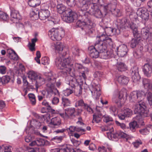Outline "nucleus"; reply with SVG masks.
<instances>
[{"instance_id": "1", "label": "nucleus", "mask_w": 152, "mask_h": 152, "mask_svg": "<svg viewBox=\"0 0 152 152\" xmlns=\"http://www.w3.org/2000/svg\"><path fill=\"white\" fill-rule=\"evenodd\" d=\"M79 6L81 10H88L90 13L97 18H101L116 7L115 2H112L104 5L102 0H79Z\"/></svg>"}, {"instance_id": "22", "label": "nucleus", "mask_w": 152, "mask_h": 152, "mask_svg": "<svg viewBox=\"0 0 152 152\" xmlns=\"http://www.w3.org/2000/svg\"><path fill=\"white\" fill-rule=\"evenodd\" d=\"M48 83L46 84L47 89L54 90L55 88L54 84L56 82V78L53 76H48L47 78Z\"/></svg>"}, {"instance_id": "11", "label": "nucleus", "mask_w": 152, "mask_h": 152, "mask_svg": "<svg viewBox=\"0 0 152 152\" xmlns=\"http://www.w3.org/2000/svg\"><path fill=\"white\" fill-rule=\"evenodd\" d=\"M142 118L140 116H137L136 117V120L130 122L129 123L130 129L132 132L135 131L136 129L140 127V125H142L143 123Z\"/></svg>"}, {"instance_id": "63", "label": "nucleus", "mask_w": 152, "mask_h": 152, "mask_svg": "<svg viewBox=\"0 0 152 152\" xmlns=\"http://www.w3.org/2000/svg\"><path fill=\"white\" fill-rule=\"evenodd\" d=\"M48 58L46 57H44L43 58H42V63L44 65L48 64H49L48 60Z\"/></svg>"}, {"instance_id": "52", "label": "nucleus", "mask_w": 152, "mask_h": 152, "mask_svg": "<svg viewBox=\"0 0 152 152\" xmlns=\"http://www.w3.org/2000/svg\"><path fill=\"white\" fill-rule=\"evenodd\" d=\"M103 118L104 122L106 123L113 121L112 118L108 115H104Z\"/></svg>"}, {"instance_id": "5", "label": "nucleus", "mask_w": 152, "mask_h": 152, "mask_svg": "<svg viewBox=\"0 0 152 152\" xmlns=\"http://www.w3.org/2000/svg\"><path fill=\"white\" fill-rule=\"evenodd\" d=\"M57 55H58L57 54ZM61 56H57L54 60L55 64L58 69H62L71 66L72 64L69 58L67 57L63 59Z\"/></svg>"}, {"instance_id": "36", "label": "nucleus", "mask_w": 152, "mask_h": 152, "mask_svg": "<svg viewBox=\"0 0 152 152\" xmlns=\"http://www.w3.org/2000/svg\"><path fill=\"white\" fill-rule=\"evenodd\" d=\"M28 3L30 7H34L39 5L40 1V0H29Z\"/></svg>"}, {"instance_id": "34", "label": "nucleus", "mask_w": 152, "mask_h": 152, "mask_svg": "<svg viewBox=\"0 0 152 152\" xmlns=\"http://www.w3.org/2000/svg\"><path fill=\"white\" fill-rule=\"evenodd\" d=\"M143 92L145 94L144 95H143V96H145L150 105H152V93L150 92H147L144 91H143Z\"/></svg>"}, {"instance_id": "51", "label": "nucleus", "mask_w": 152, "mask_h": 152, "mask_svg": "<svg viewBox=\"0 0 152 152\" xmlns=\"http://www.w3.org/2000/svg\"><path fill=\"white\" fill-rule=\"evenodd\" d=\"M123 112L124 114L126 117H129L132 115V111L129 108L124 109Z\"/></svg>"}, {"instance_id": "28", "label": "nucleus", "mask_w": 152, "mask_h": 152, "mask_svg": "<svg viewBox=\"0 0 152 152\" xmlns=\"http://www.w3.org/2000/svg\"><path fill=\"white\" fill-rule=\"evenodd\" d=\"M34 82H35V85L36 88L37 89H38L39 86L44 83L45 82L44 79L41 76H38Z\"/></svg>"}, {"instance_id": "35", "label": "nucleus", "mask_w": 152, "mask_h": 152, "mask_svg": "<svg viewBox=\"0 0 152 152\" xmlns=\"http://www.w3.org/2000/svg\"><path fill=\"white\" fill-rule=\"evenodd\" d=\"M107 36L104 33H102L98 35L97 36V41L96 42H105V41L107 37Z\"/></svg>"}, {"instance_id": "6", "label": "nucleus", "mask_w": 152, "mask_h": 152, "mask_svg": "<svg viewBox=\"0 0 152 152\" xmlns=\"http://www.w3.org/2000/svg\"><path fill=\"white\" fill-rule=\"evenodd\" d=\"M48 34L51 39L53 41H59L64 36L65 32L61 28H53L49 31Z\"/></svg>"}, {"instance_id": "26", "label": "nucleus", "mask_w": 152, "mask_h": 152, "mask_svg": "<svg viewBox=\"0 0 152 152\" xmlns=\"http://www.w3.org/2000/svg\"><path fill=\"white\" fill-rule=\"evenodd\" d=\"M56 7L58 12L60 14H63L64 16L66 13V11L69 10L66 9V7L62 4H58Z\"/></svg>"}, {"instance_id": "59", "label": "nucleus", "mask_w": 152, "mask_h": 152, "mask_svg": "<svg viewBox=\"0 0 152 152\" xmlns=\"http://www.w3.org/2000/svg\"><path fill=\"white\" fill-rule=\"evenodd\" d=\"M67 4L70 7H73L75 4V0H66Z\"/></svg>"}, {"instance_id": "23", "label": "nucleus", "mask_w": 152, "mask_h": 152, "mask_svg": "<svg viewBox=\"0 0 152 152\" xmlns=\"http://www.w3.org/2000/svg\"><path fill=\"white\" fill-rule=\"evenodd\" d=\"M114 55L112 51H108L106 50L105 51H102L99 53V56L101 58L107 59L113 57Z\"/></svg>"}, {"instance_id": "41", "label": "nucleus", "mask_w": 152, "mask_h": 152, "mask_svg": "<svg viewBox=\"0 0 152 152\" xmlns=\"http://www.w3.org/2000/svg\"><path fill=\"white\" fill-rule=\"evenodd\" d=\"M71 50L74 55L78 56H79L80 53L81 51V50H80L79 48L76 46H74L72 47Z\"/></svg>"}, {"instance_id": "58", "label": "nucleus", "mask_w": 152, "mask_h": 152, "mask_svg": "<svg viewBox=\"0 0 152 152\" xmlns=\"http://www.w3.org/2000/svg\"><path fill=\"white\" fill-rule=\"evenodd\" d=\"M139 131L141 134L145 135L148 134L149 132V129L147 128L140 129Z\"/></svg>"}, {"instance_id": "49", "label": "nucleus", "mask_w": 152, "mask_h": 152, "mask_svg": "<svg viewBox=\"0 0 152 152\" xmlns=\"http://www.w3.org/2000/svg\"><path fill=\"white\" fill-rule=\"evenodd\" d=\"M103 75L102 72L99 71H96L94 73L93 75L95 78H96L97 79L100 80L102 77Z\"/></svg>"}, {"instance_id": "50", "label": "nucleus", "mask_w": 152, "mask_h": 152, "mask_svg": "<svg viewBox=\"0 0 152 152\" xmlns=\"http://www.w3.org/2000/svg\"><path fill=\"white\" fill-rule=\"evenodd\" d=\"M104 30L105 34L107 36H112L113 35V28L110 27H106Z\"/></svg>"}, {"instance_id": "27", "label": "nucleus", "mask_w": 152, "mask_h": 152, "mask_svg": "<svg viewBox=\"0 0 152 152\" xmlns=\"http://www.w3.org/2000/svg\"><path fill=\"white\" fill-rule=\"evenodd\" d=\"M56 52L58 53L60 56H62L63 57L65 56L66 55V52H65L62 53V52L63 50V47L62 43H60L59 44L57 45L55 47Z\"/></svg>"}, {"instance_id": "15", "label": "nucleus", "mask_w": 152, "mask_h": 152, "mask_svg": "<svg viewBox=\"0 0 152 152\" xmlns=\"http://www.w3.org/2000/svg\"><path fill=\"white\" fill-rule=\"evenodd\" d=\"M142 72L144 75L148 77L151 76L152 74V65L149 63H145L142 66Z\"/></svg>"}, {"instance_id": "14", "label": "nucleus", "mask_w": 152, "mask_h": 152, "mask_svg": "<svg viewBox=\"0 0 152 152\" xmlns=\"http://www.w3.org/2000/svg\"><path fill=\"white\" fill-rule=\"evenodd\" d=\"M136 26V33H135L136 34H138L139 36L138 37H135L134 36V34L133 33V30H132V31L133 35L134 38H133L130 41V47L132 48H135L137 45H138V43L139 42V41L140 40L141 34H140L139 31H138L137 29V25L134 24Z\"/></svg>"}, {"instance_id": "40", "label": "nucleus", "mask_w": 152, "mask_h": 152, "mask_svg": "<svg viewBox=\"0 0 152 152\" xmlns=\"http://www.w3.org/2000/svg\"><path fill=\"white\" fill-rule=\"evenodd\" d=\"M37 74L33 71H29L28 73V77L32 80V82L35 81V80L37 77Z\"/></svg>"}, {"instance_id": "56", "label": "nucleus", "mask_w": 152, "mask_h": 152, "mask_svg": "<svg viewBox=\"0 0 152 152\" xmlns=\"http://www.w3.org/2000/svg\"><path fill=\"white\" fill-rule=\"evenodd\" d=\"M133 54L134 57L136 58H139L141 57L142 53L138 50H135L133 51Z\"/></svg>"}, {"instance_id": "3", "label": "nucleus", "mask_w": 152, "mask_h": 152, "mask_svg": "<svg viewBox=\"0 0 152 152\" xmlns=\"http://www.w3.org/2000/svg\"><path fill=\"white\" fill-rule=\"evenodd\" d=\"M129 28L133 30L135 37H138L139 36L138 34H135L136 33V28L134 23L126 18H123L120 21L118 29L113 28V35H118L121 32Z\"/></svg>"}, {"instance_id": "31", "label": "nucleus", "mask_w": 152, "mask_h": 152, "mask_svg": "<svg viewBox=\"0 0 152 152\" xmlns=\"http://www.w3.org/2000/svg\"><path fill=\"white\" fill-rule=\"evenodd\" d=\"M10 16L12 18L18 20H20L21 18L18 11L13 9L11 10Z\"/></svg>"}, {"instance_id": "48", "label": "nucleus", "mask_w": 152, "mask_h": 152, "mask_svg": "<svg viewBox=\"0 0 152 152\" xmlns=\"http://www.w3.org/2000/svg\"><path fill=\"white\" fill-rule=\"evenodd\" d=\"M104 44L107 45V46H109L110 48H113V42L112 39L108 37H107V39L105 41Z\"/></svg>"}, {"instance_id": "2", "label": "nucleus", "mask_w": 152, "mask_h": 152, "mask_svg": "<svg viewBox=\"0 0 152 152\" xmlns=\"http://www.w3.org/2000/svg\"><path fill=\"white\" fill-rule=\"evenodd\" d=\"M78 18L79 20L76 23V25L79 27H83L86 30L92 29L95 26V23L92 21L90 18V15L87 12H85L83 15H80L78 17L77 14L69 10L66 11L64 16L63 20L66 23H71L75 22Z\"/></svg>"}, {"instance_id": "13", "label": "nucleus", "mask_w": 152, "mask_h": 152, "mask_svg": "<svg viewBox=\"0 0 152 152\" xmlns=\"http://www.w3.org/2000/svg\"><path fill=\"white\" fill-rule=\"evenodd\" d=\"M115 94H116L113 95L112 99L113 101L117 104L118 107L120 108L122 106L121 100L123 99L124 95L121 92H119L117 90L115 91Z\"/></svg>"}, {"instance_id": "19", "label": "nucleus", "mask_w": 152, "mask_h": 152, "mask_svg": "<svg viewBox=\"0 0 152 152\" xmlns=\"http://www.w3.org/2000/svg\"><path fill=\"white\" fill-rule=\"evenodd\" d=\"M117 55L119 56L123 57L126 55L128 51L127 46L125 45H122L117 48Z\"/></svg>"}, {"instance_id": "47", "label": "nucleus", "mask_w": 152, "mask_h": 152, "mask_svg": "<svg viewBox=\"0 0 152 152\" xmlns=\"http://www.w3.org/2000/svg\"><path fill=\"white\" fill-rule=\"evenodd\" d=\"M74 90L72 88H66L63 91V94L65 96H68L73 93Z\"/></svg>"}, {"instance_id": "54", "label": "nucleus", "mask_w": 152, "mask_h": 152, "mask_svg": "<svg viewBox=\"0 0 152 152\" xmlns=\"http://www.w3.org/2000/svg\"><path fill=\"white\" fill-rule=\"evenodd\" d=\"M37 145L42 146L45 145V140L43 139L39 138L36 140Z\"/></svg>"}, {"instance_id": "17", "label": "nucleus", "mask_w": 152, "mask_h": 152, "mask_svg": "<svg viewBox=\"0 0 152 152\" xmlns=\"http://www.w3.org/2000/svg\"><path fill=\"white\" fill-rule=\"evenodd\" d=\"M141 35H142L145 39L151 38L152 35V29L151 28L146 27L143 28L141 31Z\"/></svg>"}, {"instance_id": "4", "label": "nucleus", "mask_w": 152, "mask_h": 152, "mask_svg": "<svg viewBox=\"0 0 152 152\" xmlns=\"http://www.w3.org/2000/svg\"><path fill=\"white\" fill-rule=\"evenodd\" d=\"M132 108L135 114L138 113L140 116L147 117L148 116V111L146 110L145 103L142 100H138L137 102L132 104Z\"/></svg>"}, {"instance_id": "55", "label": "nucleus", "mask_w": 152, "mask_h": 152, "mask_svg": "<svg viewBox=\"0 0 152 152\" xmlns=\"http://www.w3.org/2000/svg\"><path fill=\"white\" fill-rule=\"evenodd\" d=\"M109 110L110 113L115 116L117 113V108L115 106H111L110 107Z\"/></svg>"}, {"instance_id": "53", "label": "nucleus", "mask_w": 152, "mask_h": 152, "mask_svg": "<svg viewBox=\"0 0 152 152\" xmlns=\"http://www.w3.org/2000/svg\"><path fill=\"white\" fill-rule=\"evenodd\" d=\"M116 17H118L121 15V12L118 9H116L115 8L112 10L111 12Z\"/></svg>"}, {"instance_id": "60", "label": "nucleus", "mask_w": 152, "mask_h": 152, "mask_svg": "<svg viewBox=\"0 0 152 152\" xmlns=\"http://www.w3.org/2000/svg\"><path fill=\"white\" fill-rule=\"evenodd\" d=\"M42 105L46 106L49 110H52V107L50 106L49 102H48L46 100H45L42 102Z\"/></svg>"}, {"instance_id": "43", "label": "nucleus", "mask_w": 152, "mask_h": 152, "mask_svg": "<svg viewBox=\"0 0 152 152\" xmlns=\"http://www.w3.org/2000/svg\"><path fill=\"white\" fill-rule=\"evenodd\" d=\"M9 17L8 15L6 13L0 11V19L4 21H6L8 19Z\"/></svg>"}, {"instance_id": "33", "label": "nucleus", "mask_w": 152, "mask_h": 152, "mask_svg": "<svg viewBox=\"0 0 152 152\" xmlns=\"http://www.w3.org/2000/svg\"><path fill=\"white\" fill-rule=\"evenodd\" d=\"M107 148L109 152H110L112 148L108 145L105 144V146H100L99 147L98 150L99 152H107Z\"/></svg>"}, {"instance_id": "24", "label": "nucleus", "mask_w": 152, "mask_h": 152, "mask_svg": "<svg viewBox=\"0 0 152 152\" xmlns=\"http://www.w3.org/2000/svg\"><path fill=\"white\" fill-rule=\"evenodd\" d=\"M65 113L66 114L67 119H73L75 117V109L73 107H70L65 110Z\"/></svg>"}, {"instance_id": "10", "label": "nucleus", "mask_w": 152, "mask_h": 152, "mask_svg": "<svg viewBox=\"0 0 152 152\" xmlns=\"http://www.w3.org/2000/svg\"><path fill=\"white\" fill-rule=\"evenodd\" d=\"M145 94L143 91H133L131 93L129 96L130 103L133 104L137 102L138 100H142L141 98Z\"/></svg>"}, {"instance_id": "12", "label": "nucleus", "mask_w": 152, "mask_h": 152, "mask_svg": "<svg viewBox=\"0 0 152 152\" xmlns=\"http://www.w3.org/2000/svg\"><path fill=\"white\" fill-rule=\"evenodd\" d=\"M90 90L93 98L96 100L98 99L101 94L100 85L92 83L90 87Z\"/></svg>"}, {"instance_id": "8", "label": "nucleus", "mask_w": 152, "mask_h": 152, "mask_svg": "<svg viewBox=\"0 0 152 152\" xmlns=\"http://www.w3.org/2000/svg\"><path fill=\"white\" fill-rule=\"evenodd\" d=\"M110 128L111 129V132L107 133V137L110 140L116 141L120 138H126L127 137V134L121 131L112 133V131L113 130V127L111 126Z\"/></svg>"}, {"instance_id": "39", "label": "nucleus", "mask_w": 152, "mask_h": 152, "mask_svg": "<svg viewBox=\"0 0 152 152\" xmlns=\"http://www.w3.org/2000/svg\"><path fill=\"white\" fill-rule=\"evenodd\" d=\"M116 67L117 69L120 72L125 71L127 69V67L126 65L122 62L117 63Z\"/></svg>"}, {"instance_id": "61", "label": "nucleus", "mask_w": 152, "mask_h": 152, "mask_svg": "<svg viewBox=\"0 0 152 152\" xmlns=\"http://www.w3.org/2000/svg\"><path fill=\"white\" fill-rule=\"evenodd\" d=\"M35 45L33 44L30 42H29L28 45L29 49L31 51H33L35 50Z\"/></svg>"}, {"instance_id": "62", "label": "nucleus", "mask_w": 152, "mask_h": 152, "mask_svg": "<svg viewBox=\"0 0 152 152\" xmlns=\"http://www.w3.org/2000/svg\"><path fill=\"white\" fill-rule=\"evenodd\" d=\"M63 137L62 136H60L59 137L56 136L54 137L52 139L55 140V141L56 142H59L63 140Z\"/></svg>"}, {"instance_id": "30", "label": "nucleus", "mask_w": 152, "mask_h": 152, "mask_svg": "<svg viewBox=\"0 0 152 152\" xmlns=\"http://www.w3.org/2000/svg\"><path fill=\"white\" fill-rule=\"evenodd\" d=\"M71 66L72 69L73 68L74 70H77L79 72L85 70V68H87L83 67L81 64L77 63H75L74 65L72 64V65H71Z\"/></svg>"}, {"instance_id": "37", "label": "nucleus", "mask_w": 152, "mask_h": 152, "mask_svg": "<svg viewBox=\"0 0 152 152\" xmlns=\"http://www.w3.org/2000/svg\"><path fill=\"white\" fill-rule=\"evenodd\" d=\"M103 117L102 114L100 113H99L97 114H94L93 115V120L92 122L94 123L95 122L96 123H99L101 121V118Z\"/></svg>"}, {"instance_id": "38", "label": "nucleus", "mask_w": 152, "mask_h": 152, "mask_svg": "<svg viewBox=\"0 0 152 152\" xmlns=\"http://www.w3.org/2000/svg\"><path fill=\"white\" fill-rule=\"evenodd\" d=\"M62 70L59 72V74L62 77H64L66 76L67 73H69L72 70L71 66L62 69Z\"/></svg>"}, {"instance_id": "46", "label": "nucleus", "mask_w": 152, "mask_h": 152, "mask_svg": "<svg viewBox=\"0 0 152 152\" xmlns=\"http://www.w3.org/2000/svg\"><path fill=\"white\" fill-rule=\"evenodd\" d=\"M28 152H45V150L44 148H32L30 149Z\"/></svg>"}, {"instance_id": "25", "label": "nucleus", "mask_w": 152, "mask_h": 152, "mask_svg": "<svg viewBox=\"0 0 152 152\" xmlns=\"http://www.w3.org/2000/svg\"><path fill=\"white\" fill-rule=\"evenodd\" d=\"M94 45L96 49H97L99 52H101L103 51H105L107 50V45L104 43L96 42Z\"/></svg>"}, {"instance_id": "18", "label": "nucleus", "mask_w": 152, "mask_h": 152, "mask_svg": "<svg viewBox=\"0 0 152 152\" xmlns=\"http://www.w3.org/2000/svg\"><path fill=\"white\" fill-rule=\"evenodd\" d=\"M75 106L76 107H79L83 108L89 112L93 111L92 109L90 107V105L85 103L83 100L82 99L78 100L76 102Z\"/></svg>"}, {"instance_id": "16", "label": "nucleus", "mask_w": 152, "mask_h": 152, "mask_svg": "<svg viewBox=\"0 0 152 152\" xmlns=\"http://www.w3.org/2000/svg\"><path fill=\"white\" fill-rule=\"evenodd\" d=\"M137 14L143 20H148L149 18V12L147 9L145 8H139L137 10Z\"/></svg>"}, {"instance_id": "7", "label": "nucleus", "mask_w": 152, "mask_h": 152, "mask_svg": "<svg viewBox=\"0 0 152 152\" xmlns=\"http://www.w3.org/2000/svg\"><path fill=\"white\" fill-rule=\"evenodd\" d=\"M37 12L38 13L39 18L41 20H45L47 19L48 23L52 26L58 23L59 22L58 20H55L53 19L51 20H49L48 19L50 15V13L48 9L42 8L39 11H37Z\"/></svg>"}, {"instance_id": "45", "label": "nucleus", "mask_w": 152, "mask_h": 152, "mask_svg": "<svg viewBox=\"0 0 152 152\" xmlns=\"http://www.w3.org/2000/svg\"><path fill=\"white\" fill-rule=\"evenodd\" d=\"M10 80V77L8 75L3 76L1 78H0V82H1L2 84H5L8 83Z\"/></svg>"}, {"instance_id": "20", "label": "nucleus", "mask_w": 152, "mask_h": 152, "mask_svg": "<svg viewBox=\"0 0 152 152\" xmlns=\"http://www.w3.org/2000/svg\"><path fill=\"white\" fill-rule=\"evenodd\" d=\"M88 51L89 54L91 58H96L99 56L100 52L96 49L94 45L89 47Z\"/></svg>"}, {"instance_id": "57", "label": "nucleus", "mask_w": 152, "mask_h": 152, "mask_svg": "<svg viewBox=\"0 0 152 152\" xmlns=\"http://www.w3.org/2000/svg\"><path fill=\"white\" fill-rule=\"evenodd\" d=\"M60 152H69V148L66 145L62 147H60L59 148Z\"/></svg>"}, {"instance_id": "29", "label": "nucleus", "mask_w": 152, "mask_h": 152, "mask_svg": "<svg viewBox=\"0 0 152 152\" xmlns=\"http://www.w3.org/2000/svg\"><path fill=\"white\" fill-rule=\"evenodd\" d=\"M50 124L54 126V127L58 126L61 124V120L59 117H54L51 120Z\"/></svg>"}, {"instance_id": "42", "label": "nucleus", "mask_w": 152, "mask_h": 152, "mask_svg": "<svg viewBox=\"0 0 152 152\" xmlns=\"http://www.w3.org/2000/svg\"><path fill=\"white\" fill-rule=\"evenodd\" d=\"M88 68H85V70H83L80 72L79 73V76L85 80L86 78V75L88 74Z\"/></svg>"}, {"instance_id": "64", "label": "nucleus", "mask_w": 152, "mask_h": 152, "mask_svg": "<svg viewBox=\"0 0 152 152\" xmlns=\"http://www.w3.org/2000/svg\"><path fill=\"white\" fill-rule=\"evenodd\" d=\"M142 144V142L140 140L139 141H137L132 143V144L134 145V147L136 148H138L139 146Z\"/></svg>"}, {"instance_id": "32", "label": "nucleus", "mask_w": 152, "mask_h": 152, "mask_svg": "<svg viewBox=\"0 0 152 152\" xmlns=\"http://www.w3.org/2000/svg\"><path fill=\"white\" fill-rule=\"evenodd\" d=\"M118 82L121 85H126L128 83L129 80L126 76L121 75L119 76L118 79Z\"/></svg>"}, {"instance_id": "9", "label": "nucleus", "mask_w": 152, "mask_h": 152, "mask_svg": "<svg viewBox=\"0 0 152 152\" xmlns=\"http://www.w3.org/2000/svg\"><path fill=\"white\" fill-rule=\"evenodd\" d=\"M79 82L76 79L74 78L72 80H69L67 83L70 86L72 89L73 90L75 89L76 87L78 89H75V92L76 94V95L79 96L82 94V88L80 85H79Z\"/></svg>"}, {"instance_id": "21", "label": "nucleus", "mask_w": 152, "mask_h": 152, "mask_svg": "<svg viewBox=\"0 0 152 152\" xmlns=\"http://www.w3.org/2000/svg\"><path fill=\"white\" fill-rule=\"evenodd\" d=\"M130 73L132 76V79L133 81L138 80L140 78L139 74L138 68L137 66H134L130 70Z\"/></svg>"}, {"instance_id": "44", "label": "nucleus", "mask_w": 152, "mask_h": 152, "mask_svg": "<svg viewBox=\"0 0 152 152\" xmlns=\"http://www.w3.org/2000/svg\"><path fill=\"white\" fill-rule=\"evenodd\" d=\"M62 104L64 107L69 106L71 104V101L68 99L66 98H62Z\"/></svg>"}]
</instances>
